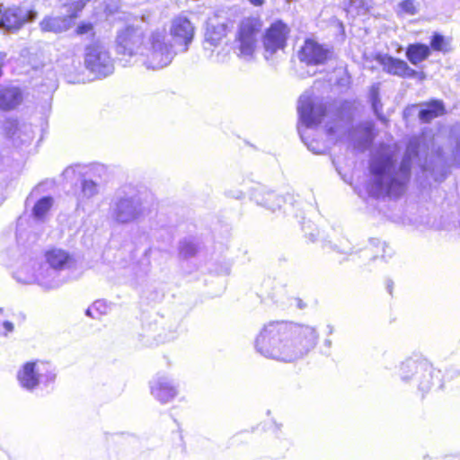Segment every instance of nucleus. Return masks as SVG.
Masks as SVG:
<instances>
[{
  "label": "nucleus",
  "instance_id": "28",
  "mask_svg": "<svg viewBox=\"0 0 460 460\" xmlns=\"http://www.w3.org/2000/svg\"><path fill=\"white\" fill-rule=\"evenodd\" d=\"M53 205L51 197H43L33 207V216L38 220H42Z\"/></svg>",
  "mask_w": 460,
  "mask_h": 460
},
{
  "label": "nucleus",
  "instance_id": "15",
  "mask_svg": "<svg viewBox=\"0 0 460 460\" xmlns=\"http://www.w3.org/2000/svg\"><path fill=\"white\" fill-rule=\"evenodd\" d=\"M36 12L25 7H12L5 9L0 5V27L7 30L18 29L23 23L36 18Z\"/></svg>",
  "mask_w": 460,
  "mask_h": 460
},
{
  "label": "nucleus",
  "instance_id": "45",
  "mask_svg": "<svg viewBox=\"0 0 460 460\" xmlns=\"http://www.w3.org/2000/svg\"><path fill=\"white\" fill-rule=\"evenodd\" d=\"M243 196V191H238L236 195H234L233 197L235 199H241Z\"/></svg>",
  "mask_w": 460,
  "mask_h": 460
},
{
  "label": "nucleus",
  "instance_id": "41",
  "mask_svg": "<svg viewBox=\"0 0 460 460\" xmlns=\"http://www.w3.org/2000/svg\"><path fill=\"white\" fill-rule=\"evenodd\" d=\"M455 160L460 165V142L457 144L455 151Z\"/></svg>",
  "mask_w": 460,
  "mask_h": 460
},
{
  "label": "nucleus",
  "instance_id": "6",
  "mask_svg": "<svg viewBox=\"0 0 460 460\" xmlns=\"http://www.w3.org/2000/svg\"><path fill=\"white\" fill-rule=\"evenodd\" d=\"M146 43V39L141 29L128 26L117 33L116 51L126 62L138 64Z\"/></svg>",
  "mask_w": 460,
  "mask_h": 460
},
{
  "label": "nucleus",
  "instance_id": "30",
  "mask_svg": "<svg viewBox=\"0 0 460 460\" xmlns=\"http://www.w3.org/2000/svg\"><path fill=\"white\" fill-rule=\"evenodd\" d=\"M379 84H374L370 89V100L372 103V108L376 115L380 119H383L380 111L382 108L380 99H379Z\"/></svg>",
  "mask_w": 460,
  "mask_h": 460
},
{
  "label": "nucleus",
  "instance_id": "35",
  "mask_svg": "<svg viewBox=\"0 0 460 460\" xmlns=\"http://www.w3.org/2000/svg\"><path fill=\"white\" fill-rule=\"evenodd\" d=\"M400 8L407 14L413 15L417 13L414 0H403L400 3Z\"/></svg>",
  "mask_w": 460,
  "mask_h": 460
},
{
  "label": "nucleus",
  "instance_id": "40",
  "mask_svg": "<svg viewBox=\"0 0 460 460\" xmlns=\"http://www.w3.org/2000/svg\"><path fill=\"white\" fill-rule=\"evenodd\" d=\"M6 61V54L0 52V76L2 75V67L4 66Z\"/></svg>",
  "mask_w": 460,
  "mask_h": 460
},
{
  "label": "nucleus",
  "instance_id": "31",
  "mask_svg": "<svg viewBox=\"0 0 460 460\" xmlns=\"http://www.w3.org/2000/svg\"><path fill=\"white\" fill-rule=\"evenodd\" d=\"M66 8V16L71 17V21L77 16V13L84 8V3L83 0H70V3L64 5Z\"/></svg>",
  "mask_w": 460,
  "mask_h": 460
},
{
  "label": "nucleus",
  "instance_id": "2",
  "mask_svg": "<svg viewBox=\"0 0 460 460\" xmlns=\"http://www.w3.org/2000/svg\"><path fill=\"white\" fill-rule=\"evenodd\" d=\"M417 155L418 146L414 142L409 143L401 162H398L395 152L390 149H382L373 155L369 162L370 177L367 187L369 195L375 198L400 197L405 191L412 159Z\"/></svg>",
  "mask_w": 460,
  "mask_h": 460
},
{
  "label": "nucleus",
  "instance_id": "29",
  "mask_svg": "<svg viewBox=\"0 0 460 460\" xmlns=\"http://www.w3.org/2000/svg\"><path fill=\"white\" fill-rule=\"evenodd\" d=\"M10 137L14 142L20 141L21 144H26L33 139V132L31 126L23 125L16 127Z\"/></svg>",
  "mask_w": 460,
  "mask_h": 460
},
{
  "label": "nucleus",
  "instance_id": "21",
  "mask_svg": "<svg viewBox=\"0 0 460 460\" xmlns=\"http://www.w3.org/2000/svg\"><path fill=\"white\" fill-rule=\"evenodd\" d=\"M73 22L71 17L65 16H47L40 22L42 31L61 33L71 28Z\"/></svg>",
  "mask_w": 460,
  "mask_h": 460
},
{
  "label": "nucleus",
  "instance_id": "42",
  "mask_svg": "<svg viewBox=\"0 0 460 460\" xmlns=\"http://www.w3.org/2000/svg\"><path fill=\"white\" fill-rule=\"evenodd\" d=\"M252 5L255 7L262 6L265 3L264 0H247Z\"/></svg>",
  "mask_w": 460,
  "mask_h": 460
},
{
  "label": "nucleus",
  "instance_id": "27",
  "mask_svg": "<svg viewBox=\"0 0 460 460\" xmlns=\"http://www.w3.org/2000/svg\"><path fill=\"white\" fill-rule=\"evenodd\" d=\"M99 192L98 185L92 180H84L81 183V192L78 195V205L90 199Z\"/></svg>",
  "mask_w": 460,
  "mask_h": 460
},
{
  "label": "nucleus",
  "instance_id": "36",
  "mask_svg": "<svg viewBox=\"0 0 460 460\" xmlns=\"http://www.w3.org/2000/svg\"><path fill=\"white\" fill-rule=\"evenodd\" d=\"M332 56V53L331 51L324 49L322 46L318 44V65L329 59Z\"/></svg>",
  "mask_w": 460,
  "mask_h": 460
},
{
  "label": "nucleus",
  "instance_id": "38",
  "mask_svg": "<svg viewBox=\"0 0 460 460\" xmlns=\"http://www.w3.org/2000/svg\"><path fill=\"white\" fill-rule=\"evenodd\" d=\"M181 252L183 253L185 256L192 255L194 253V248L192 246L190 247H181Z\"/></svg>",
  "mask_w": 460,
  "mask_h": 460
},
{
  "label": "nucleus",
  "instance_id": "9",
  "mask_svg": "<svg viewBox=\"0 0 460 460\" xmlns=\"http://www.w3.org/2000/svg\"><path fill=\"white\" fill-rule=\"evenodd\" d=\"M84 64L86 68L98 77H105L113 72V60L107 49L99 42L85 48Z\"/></svg>",
  "mask_w": 460,
  "mask_h": 460
},
{
  "label": "nucleus",
  "instance_id": "22",
  "mask_svg": "<svg viewBox=\"0 0 460 460\" xmlns=\"http://www.w3.org/2000/svg\"><path fill=\"white\" fill-rule=\"evenodd\" d=\"M422 360H417L413 358H407L403 362H402L399 376L401 380L405 383L415 382V377L420 373L422 369Z\"/></svg>",
  "mask_w": 460,
  "mask_h": 460
},
{
  "label": "nucleus",
  "instance_id": "25",
  "mask_svg": "<svg viewBox=\"0 0 460 460\" xmlns=\"http://www.w3.org/2000/svg\"><path fill=\"white\" fill-rule=\"evenodd\" d=\"M444 111L445 109L442 102L433 101L420 111L419 118L422 122L428 123L433 119L443 115Z\"/></svg>",
  "mask_w": 460,
  "mask_h": 460
},
{
  "label": "nucleus",
  "instance_id": "20",
  "mask_svg": "<svg viewBox=\"0 0 460 460\" xmlns=\"http://www.w3.org/2000/svg\"><path fill=\"white\" fill-rule=\"evenodd\" d=\"M254 201L266 208L275 211L281 208L284 199L273 191L265 190L263 188L257 189L252 195Z\"/></svg>",
  "mask_w": 460,
  "mask_h": 460
},
{
  "label": "nucleus",
  "instance_id": "32",
  "mask_svg": "<svg viewBox=\"0 0 460 460\" xmlns=\"http://www.w3.org/2000/svg\"><path fill=\"white\" fill-rule=\"evenodd\" d=\"M430 46L436 51L447 52L449 50L448 43L446 41L444 36L438 33H435L432 36Z\"/></svg>",
  "mask_w": 460,
  "mask_h": 460
},
{
  "label": "nucleus",
  "instance_id": "4",
  "mask_svg": "<svg viewBox=\"0 0 460 460\" xmlns=\"http://www.w3.org/2000/svg\"><path fill=\"white\" fill-rule=\"evenodd\" d=\"M142 215V202L134 189L125 187L116 193L110 207V216L113 221L128 225L137 221Z\"/></svg>",
  "mask_w": 460,
  "mask_h": 460
},
{
  "label": "nucleus",
  "instance_id": "10",
  "mask_svg": "<svg viewBox=\"0 0 460 460\" xmlns=\"http://www.w3.org/2000/svg\"><path fill=\"white\" fill-rule=\"evenodd\" d=\"M30 270L29 266L20 269L15 273L16 279L24 284L37 283L46 289H54L61 285L59 271L47 263L39 266L36 273H28Z\"/></svg>",
  "mask_w": 460,
  "mask_h": 460
},
{
  "label": "nucleus",
  "instance_id": "33",
  "mask_svg": "<svg viewBox=\"0 0 460 460\" xmlns=\"http://www.w3.org/2000/svg\"><path fill=\"white\" fill-rule=\"evenodd\" d=\"M109 309L110 307L108 305H106L103 301L99 300L94 302L93 305L86 310V314L93 318H96L97 315L94 314V312H96L98 314H106Z\"/></svg>",
  "mask_w": 460,
  "mask_h": 460
},
{
  "label": "nucleus",
  "instance_id": "13",
  "mask_svg": "<svg viewBox=\"0 0 460 460\" xmlns=\"http://www.w3.org/2000/svg\"><path fill=\"white\" fill-rule=\"evenodd\" d=\"M170 34L181 51L186 52L193 40L195 27L186 16L179 15L172 20Z\"/></svg>",
  "mask_w": 460,
  "mask_h": 460
},
{
  "label": "nucleus",
  "instance_id": "26",
  "mask_svg": "<svg viewBox=\"0 0 460 460\" xmlns=\"http://www.w3.org/2000/svg\"><path fill=\"white\" fill-rule=\"evenodd\" d=\"M374 124L370 121L362 123L357 129L358 133L360 134V139L358 142V147L365 149L370 146L373 141L374 134Z\"/></svg>",
  "mask_w": 460,
  "mask_h": 460
},
{
  "label": "nucleus",
  "instance_id": "5",
  "mask_svg": "<svg viewBox=\"0 0 460 460\" xmlns=\"http://www.w3.org/2000/svg\"><path fill=\"white\" fill-rule=\"evenodd\" d=\"M315 91L313 87L305 91L298 101L297 127L301 140L313 154H316L314 137L316 135Z\"/></svg>",
  "mask_w": 460,
  "mask_h": 460
},
{
  "label": "nucleus",
  "instance_id": "44",
  "mask_svg": "<svg viewBox=\"0 0 460 460\" xmlns=\"http://www.w3.org/2000/svg\"><path fill=\"white\" fill-rule=\"evenodd\" d=\"M73 172H74V170H73V169H71V168H67V169L64 172V173H65V175H66V176H68L70 173H73Z\"/></svg>",
  "mask_w": 460,
  "mask_h": 460
},
{
  "label": "nucleus",
  "instance_id": "24",
  "mask_svg": "<svg viewBox=\"0 0 460 460\" xmlns=\"http://www.w3.org/2000/svg\"><path fill=\"white\" fill-rule=\"evenodd\" d=\"M429 55V48L421 43L410 44L406 49V57L412 65H418L424 61Z\"/></svg>",
  "mask_w": 460,
  "mask_h": 460
},
{
  "label": "nucleus",
  "instance_id": "46",
  "mask_svg": "<svg viewBox=\"0 0 460 460\" xmlns=\"http://www.w3.org/2000/svg\"><path fill=\"white\" fill-rule=\"evenodd\" d=\"M317 114H318V119L323 115V111L321 110V108L318 106V111H317ZM320 123V121L318 120V124Z\"/></svg>",
  "mask_w": 460,
  "mask_h": 460
},
{
  "label": "nucleus",
  "instance_id": "17",
  "mask_svg": "<svg viewBox=\"0 0 460 460\" xmlns=\"http://www.w3.org/2000/svg\"><path fill=\"white\" fill-rule=\"evenodd\" d=\"M46 263L58 270L59 272L62 270H71L76 268V258L69 253L66 250L61 248H52L45 252Z\"/></svg>",
  "mask_w": 460,
  "mask_h": 460
},
{
  "label": "nucleus",
  "instance_id": "19",
  "mask_svg": "<svg viewBox=\"0 0 460 460\" xmlns=\"http://www.w3.org/2000/svg\"><path fill=\"white\" fill-rule=\"evenodd\" d=\"M421 367L422 369L418 376L415 377L413 385H416L420 391L428 392L434 385L435 380L439 379L440 372L424 359L422 360Z\"/></svg>",
  "mask_w": 460,
  "mask_h": 460
},
{
  "label": "nucleus",
  "instance_id": "7",
  "mask_svg": "<svg viewBox=\"0 0 460 460\" xmlns=\"http://www.w3.org/2000/svg\"><path fill=\"white\" fill-rule=\"evenodd\" d=\"M55 379L56 373L52 366L39 360L23 364L17 372L19 385L28 391L34 390L40 384L48 385Z\"/></svg>",
  "mask_w": 460,
  "mask_h": 460
},
{
  "label": "nucleus",
  "instance_id": "47",
  "mask_svg": "<svg viewBox=\"0 0 460 460\" xmlns=\"http://www.w3.org/2000/svg\"><path fill=\"white\" fill-rule=\"evenodd\" d=\"M310 240H311V242H313V243L314 242V234H310Z\"/></svg>",
  "mask_w": 460,
  "mask_h": 460
},
{
  "label": "nucleus",
  "instance_id": "18",
  "mask_svg": "<svg viewBox=\"0 0 460 460\" xmlns=\"http://www.w3.org/2000/svg\"><path fill=\"white\" fill-rule=\"evenodd\" d=\"M377 60L380 65L383 66L384 70L388 74L409 78L414 77L417 74L415 70L411 69L408 64L402 59L388 55H383L379 56Z\"/></svg>",
  "mask_w": 460,
  "mask_h": 460
},
{
  "label": "nucleus",
  "instance_id": "39",
  "mask_svg": "<svg viewBox=\"0 0 460 460\" xmlns=\"http://www.w3.org/2000/svg\"><path fill=\"white\" fill-rule=\"evenodd\" d=\"M323 347H325L326 349H323V353L328 355L330 349L332 347V341L329 339H325L323 341Z\"/></svg>",
  "mask_w": 460,
  "mask_h": 460
},
{
  "label": "nucleus",
  "instance_id": "48",
  "mask_svg": "<svg viewBox=\"0 0 460 460\" xmlns=\"http://www.w3.org/2000/svg\"><path fill=\"white\" fill-rule=\"evenodd\" d=\"M298 306H299L300 308H302V307H303V304H301V301H299V303H298Z\"/></svg>",
  "mask_w": 460,
  "mask_h": 460
},
{
  "label": "nucleus",
  "instance_id": "14",
  "mask_svg": "<svg viewBox=\"0 0 460 460\" xmlns=\"http://www.w3.org/2000/svg\"><path fill=\"white\" fill-rule=\"evenodd\" d=\"M151 394L161 403H167L178 395V387L166 374H157L150 381Z\"/></svg>",
  "mask_w": 460,
  "mask_h": 460
},
{
  "label": "nucleus",
  "instance_id": "12",
  "mask_svg": "<svg viewBox=\"0 0 460 460\" xmlns=\"http://www.w3.org/2000/svg\"><path fill=\"white\" fill-rule=\"evenodd\" d=\"M296 57V69L301 78L316 74V40L314 38L305 39L303 44L297 47Z\"/></svg>",
  "mask_w": 460,
  "mask_h": 460
},
{
  "label": "nucleus",
  "instance_id": "11",
  "mask_svg": "<svg viewBox=\"0 0 460 460\" xmlns=\"http://www.w3.org/2000/svg\"><path fill=\"white\" fill-rule=\"evenodd\" d=\"M290 30L281 21L273 22L263 33V56L266 60H271L280 50H284Z\"/></svg>",
  "mask_w": 460,
  "mask_h": 460
},
{
  "label": "nucleus",
  "instance_id": "8",
  "mask_svg": "<svg viewBox=\"0 0 460 460\" xmlns=\"http://www.w3.org/2000/svg\"><path fill=\"white\" fill-rule=\"evenodd\" d=\"M261 28L260 20L253 17H246L240 22L235 37V49L240 58L245 60L252 59Z\"/></svg>",
  "mask_w": 460,
  "mask_h": 460
},
{
  "label": "nucleus",
  "instance_id": "43",
  "mask_svg": "<svg viewBox=\"0 0 460 460\" xmlns=\"http://www.w3.org/2000/svg\"><path fill=\"white\" fill-rule=\"evenodd\" d=\"M326 329H327L326 331H327L328 334H332L333 332V330H334L333 326H332L330 324L327 325Z\"/></svg>",
  "mask_w": 460,
  "mask_h": 460
},
{
  "label": "nucleus",
  "instance_id": "34",
  "mask_svg": "<svg viewBox=\"0 0 460 460\" xmlns=\"http://www.w3.org/2000/svg\"><path fill=\"white\" fill-rule=\"evenodd\" d=\"M4 309L0 308V335L7 336L14 329L13 323L7 319L2 317Z\"/></svg>",
  "mask_w": 460,
  "mask_h": 460
},
{
  "label": "nucleus",
  "instance_id": "37",
  "mask_svg": "<svg viewBox=\"0 0 460 460\" xmlns=\"http://www.w3.org/2000/svg\"><path fill=\"white\" fill-rule=\"evenodd\" d=\"M93 30V27L92 23L84 22V23H81L80 25H78V27L76 29V32H77V34H80V35L87 34V33L92 34Z\"/></svg>",
  "mask_w": 460,
  "mask_h": 460
},
{
  "label": "nucleus",
  "instance_id": "1",
  "mask_svg": "<svg viewBox=\"0 0 460 460\" xmlns=\"http://www.w3.org/2000/svg\"><path fill=\"white\" fill-rule=\"evenodd\" d=\"M314 341L313 327L292 322L271 321L261 329L254 346L256 351L267 358L292 362L313 349Z\"/></svg>",
  "mask_w": 460,
  "mask_h": 460
},
{
  "label": "nucleus",
  "instance_id": "23",
  "mask_svg": "<svg viewBox=\"0 0 460 460\" xmlns=\"http://www.w3.org/2000/svg\"><path fill=\"white\" fill-rule=\"evenodd\" d=\"M22 102L21 91L16 87L0 90V110L8 111L15 108Z\"/></svg>",
  "mask_w": 460,
  "mask_h": 460
},
{
  "label": "nucleus",
  "instance_id": "16",
  "mask_svg": "<svg viewBox=\"0 0 460 460\" xmlns=\"http://www.w3.org/2000/svg\"><path fill=\"white\" fill-rule=\"evenodd\" d=\"M226 35V26L224 23L217 25H208L205 34L204 49L206 51H209L208 58L212 62L223 63L226 61L227 53H221L217 51L215 54L214 48H217L221 40Z\"/></svg>",
  "mask_w": 460,
  "mask_h": 460
},
{
  "label": "nucleus",
  "instance_id": "3",
  "mask_svg": "<svg viewBox=\"0 0 460 460\" xmlns=\"http://www.w3.org/2000/svg\"><path fill=\"white\" fill-rule=\"evenodd\" d=\"M143 55L138 64L149 70H158L167 66L176 55L172 45L167 40L164 31H155L147 38Z\"/></svg>",
  "mask_w": 460,
  "mask_h": 460
}]
</instances>
